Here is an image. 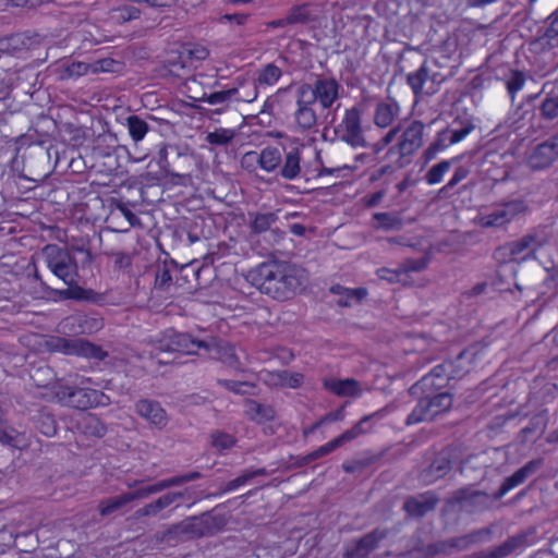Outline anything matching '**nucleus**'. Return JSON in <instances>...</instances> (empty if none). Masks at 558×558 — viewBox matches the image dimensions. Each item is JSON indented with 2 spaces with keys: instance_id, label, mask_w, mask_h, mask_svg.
<instances>
[{
  "instance_id": "7ed1b4c3",
  "label": "nucleus",
  "mask_w": 558,
  "mask_h": 558,
  "mask_svg": "<svg viewBox=\"0 0 558 558\" xmlns=\"http://www.w3.org/2000/svg\"><path fill=\"white\" fill-rule=\"evenodd\" d=\"M90 378L81 377L75 387L66 385L58 386L54 396L61 404L78 410L110 404V398L104 392L90 388Z\"/></svg>"
},
{
  "instance_id": "13d9d810",
  "label": "nucleus",
  "mask_w": 558,
  "mask_h": 558,
  "mask_svg": "<svg viewBox=\"0 0 558 558\" xmlns=\"http://www.w3.org/2000/svg\"><path fill=\"white\" fill-rule=\"evenodd\" d=\"M448 130H441L437 133L435 141L430 144L438 153L446 150L451 144L449 143Z\"/></svg>"
},
{
  "instance_id": "a878e982",
  "label": "nucleus",
  "mask_w": 558,
  "mask_h": 558,
  "mask_svg": "<svg viewBox=\"0 0 558 558\" xmlns=\"http://www.w3.org/2000/svg\"><path fill=\"white\" fill-rule=\"evenodd\" d=\"M525 543L524 535H517L508 538L501 545L496 548L489 550L486 554H483L480 558H505L512 554L515 549L522 547Z\"/></svg>"
},
{
  "instance_id": "79ce46f5",
  "label": "nucleus",
  "mask_w": 558,
  "mask_h": 558,
  "mask_svg": "<svg viewBox=\"0 0 558 558\" xmlns=\"http://www.w3.org/2000/svg\"><path fill=\"white\" fill-rule=\"evenodd\" d=\"M525 82L526 78L523 72L512 71L510 73L506 81V87L512 100H514L515 95L523 89Z\"/></svg>"
},
{
  "instance_id": "5fc2aeb1",
  "label": "nucleus",
  "mask_w": 558,
  "mask_h": 558,
  "mask_svg": "<svg viewBox=\"0 0 558 558\" xmlns=\"http://www.w3.org/2000/svg\"><path fill=\"white\" fill-rule=\"evenodd\" d=\"M449 133V143L451 145L458 144L461 141H463L473 130L474 125L472 123H469L468 125L463 126L460 130H451L447 129Z\"/></svg>"
},
{
  "instance_id": "c03bdc74",
  "label": "nucleus",
  "mask_w": 558,
  "mask_h": 558,
  "mask_svg": "<svg viewBox=\"0 0 558 558\" xmlns=\"http://www.w3.org/2000/svg\"><path fill=\"white\" fill-rule=\"evenodd\" d=\"M276 220L277 216L274 213L256 214L251 227L255 232H265L272 226V223L276 222Z\"/></svg>"
},
{
  "instance_id": "f8f14e48",
  "label": "nucleus",
  "mask_w": 558,
  "mask_h": 558,
  "mask_svg": "<svg viewBox=\"0 0 558 558\" xmlns=\"http://www.w3.org/2000/svg\"><path fill=\"white\" fill-rule=\"evenodd\" d=\"M548 242V235L545 230H537L534 233L526 234L519 240L512 241L505 245V251L511 259L525 258L527 255L535 253Z\"/></svg>"
},
{
  "instance_id": "f704fd0d",
  "label": "nucleus",
  "mask_w": 558,
  "mask_h": 558,
  "mask_svg": "<svg viewBox=\"0 0 558 558\" xmlns=\"http://www.w3.org/2000/svg\"><path fill=\"white\" fill-rule=\"evenodd\" d=\"M126 125L129 134L135 143L141 142L148 132V124L137 116H130L126 119Z\"/></svg>"
},
{
  "instance_id": "ea45409f",
  "label": "nucleus",
  "mask_w": 558,
  "mask_h": 558,
  "mask_svg": "<svg viewBox=\"0 0 558 558\" xmlns=\"http://www.w3.org/2000/svg\"><path fill=\"white\" fill-rule=\"evenodd\" d=\"M235 131L232 129L220 128L209 132L206 135V141L211 145L225 146L235 137Z\"/></svg>"
},
{
  "instance_id": "4468645a",
  "label": "nucleus",
  "mask_w": 558,
  "mask_h": 558,
  "mask_svg": "<svg viewBox=\"0 0 558 558\" xmlns=\"http://www.w3.org/2000/svg\"><path fill=\"white\" fill-rule=\"evenodd\" d=\"M311 89L313 101H318L323 109H328L339 98L341 86L335 78L318 77L314 84L311 85Z\"/></svg>"
},
{
  "instance_id": "0e129e2a",
  "label": "nucleus",
  "mask_w": 558,
  "mask_h": 558,
  "mask_svg": "<svg viewBox=\"0 0 558 558\" xmlns=\"http://www.w3.org/2000/svg\"><path fill=\"white\" fill-rule=\"evenodd\" d=\"M41 433L48 437H52L57 434V426L52 418L47 417V422L43 423Z\"/></svg>"
},
{
  "instance_id": "4d7b16f0",
  "label": "nucleus",
  "mask_w": 558,
  "mask_h": 558,
  "mask_svg": "<svg viewBox=\"0 0 558 558\" xmlns=\"http://www.w3.org/2000/svg\"><path fill=\"white\" fill-rule=\"evenodd\" d=\"M340 445L338 438L332 439L331 441L325 444L324 446L319 447L317 450L313 451L310 454L311 460L318 459L320 457H324L330 452H332L335 449H337Z\"/></svg>"
},
{
  "instance_id": "09e8293b",
  "label": "nucleus",
  "mask_w": 558,
  "mask_h": 558,
  "mask_svg": "<svg viewBox=\"0 0 558 558\" xmlns=\"http://www.w3.org/2000/svg\"><path fill=\"white\" fill-rule=\"evenodd\" d=\"M92 73L90 63L73 61L65 68V75L68 77H78L85 74Z\"/></svg>"
},
{
  "instance_id": "bb28decb",
  "label": "nucleus",
  "mask_w": 558,
  "mask_h": 558,
  "mask_svg": "<svg viewBox=\"0 0 558 558\" xmlns=\"http://www.w3.org/2000/svg\"><path fill=\"white\" fill-rule=\"evenodd\" d=\"M282 76V70L275 63L263 65L256 73L255 83L258 87H270L277 84Z\"/></svg>"
},
{
  "instance_id": "a19ab883",
  "label": "nucleus",
  "mask_w": 558,
  "mask_h": 558,
  "mask_svg": "<svg viewBox=\"0 0 558 558\" xmlns=\"http://www.w3.org/2000/svg\"><path fill=\"white\" fill-rule=\"evenodd\" d=\"M374 219L377 221V228L384 230H400L402 221L399 217L389 213H377L374 215Z\"/></svg>"
},
{
  "instance_id": "e433bc0d",
  "label": "nucleus",
  "mask_w": 558,
  "mask_h": 558,
  "mask_svg": "<svg viewBox=\"0 0 558 558\" xmlns=\"http://www.w3.org/2000/svg\"><path fill=\"white\" fill-rule=\"evenodd\" d=\"M450 471V462L446 458H437L426 471L424 477L426 482H433L442 477Z\"/></svg>"
},
{
  "instance_id": "338daca9",
  "label": "nucleus",
  "mask_w": 558,
  "mask_h": 558,
  "mask_svg": "<svg viewBox=\"0 0 558 558\" xmlns=\"http://www.w3.org/2000/svg\"><path fill=\"white\" fill-rule=\"evenodd\" d=\"M383 197H384L383 191L375 192L372 195L365 197V205L368 207H373V206L377 205L381 201Z\"/></svg>"
},
{
  "instance_id": "5701e85b",
  "label": "nucleus",
  "mask_w": 558,
  "mask_h": 558,
  "mask_svg": "<svg viewBox=\"0 0 558 558\" xmlns=\"http://www.w3.org/2000/svg\"><path fill=\"white\" fill-rule=\"evenodd\" d=\"M183 497L182 493H168L136 511L138 517H155Z\"/></svg>"
},
{
  "instance_id": "423d86ee",
  "label": "nucleus",
  "mask_w": 558,
  "mask_h": 558,
  "mask_svg": "<svg viewBox=\"0 0 558 558\" xmlns=\"http://www.w3.org/2000/svg\"><path fill=\"white\" fill-rule=\"evenodd\" d=\"M41 257L50 271L66 286L76 283L77 265L66 248L48 244L43 248Z\"/></svg>"
},
{
  "instance_id": "f257e3e1",
  "label": "nucleus",
  "mask_w": 558,
  "mask_h": 558,
  "mask_svg": "<svg viewBox=\"0 0 558 558\" xmlns=\"http://www.w3.org/2000/svg\"><path fill=\"white\" fill-rule=\"evenodd\" d=\"M305 279L303 269L282 262L263 263L252 274L254 286L278 301L293 296Z\"/></svg>"
},
{
  "instance_id": "58836bf2",
  "label": "nucleus",
  "mask_w": 558,
  "mask_h": 558,
  "mask_svg": "<svg viewBox=\"0 0 558 558\" xmlns=\"http://www.w3.org/2000/svg\"><path fill=\"white\" fill-rule=\"evenodd\" d=\"M236 439L225 432L215 430L210 434V445L218 451H226L234 447Z\"/></svg>"
},
{
  "instance_id": "e2e57ef3",
  "label": "nucleus",
  "mask_w": 558,
  "mask_h": 558,
  "mask_svg": "<svg viewBox=\"0 0 558 558\" xmlns=\"http://www.w3.org/2000/svg\"><path fill=\"white\" fill-rule=\"evenodd\" d=\"M250 15L245 13H235V14H226L222 16V20L228 21L230 23H234L239 26L244 25L248 20Z\"/></svg>"
},
{
  "instance_id": "680f3d73",
  "label": "nucleus",
  "mask_w": 558,
  "mask_h": 558,
  "mask_svg": "<svg viewBox=\"0 0 558 558\" xmlns=\"http://www.w3.org/2000/svg\"><path fill=\"white\" fill-rule=\"evenodd\" d=\"M257 88L258 85H256V83L254 82L248 92L244 93L243 95H240V93H238V95H235L234 98L239 101L252 102L257 98Z\"/></svg>"
},
{
  "instance_id": "603ef678",
  "label": "nucleus",
  "mask_w": 558,
  "mask_h": 558,
  "mask_svg": "<svg viewBox=\"0 0 558 558\" xmlns=\"http://www.w3.org/2000/svg\"><path fill=\"white\" fill-rule=\"evenodd\" d=\"M470 172H471V167L460 166V167L456 168L453 175L447 182V184L445 186H442L441 192H445L447 190L454 187L458 183H460L461 181L466 179L469 177Z\"/></svg>"
},
{
  "instance_id": "9b49d317",
  "label": "nucleus",
  "mask_w": 558,
  "mask_h": 558,
  "mask_svg": "<svg viewBox=\"0 0 558 558\" xmlns=\"http://www.w3.org/2000/svg\"><path fill=\"white\" fill-rule=\"evenodd\" d=\"M336 132L342 141L353 147H364L366 145L361 125V114L355 107L344 111V116L337 125Z\"/></svg>"
},
{
  "instance_id": "c9c22d12",
  "label": "nucleus",
  "mask_w": 558,
  "mask_h": 558,
  "mask_svg": "<svg viewBox=\"0 0 558 558\" xmlns=\"http://www.w3.org/2000/svg\"><path fill=\"white\" fill-rule=\"evenodd\" d=\"M311 8L308 4L303 3L292 7L287 13V21L289 26L296 24H304L311 19Z\"/></svg>"
},
{
  "instance_id": "393cba45",
  "label": "nucleus",
  "mask_w": 558,
  "mask_h": 558,
  "mask_svg": "<svg viewBox=\"0 0 558 558\" xmlns=\"http://www.w3.org/2000/svg\"><path fill=\"white\" fill-rule=\"evenodd\" d=\"M301 150L300 148H292L289 150L283 160L280 169V174L286 180H294L301 173Z\"/></svg>"
},
{
  "instance_id": "a18cd8bd",
  "label": "nucleus",
  "mask_w": 558,
  "mask_h": 558,
  "mask_svg": "<svg viewBox=\"0 0 558 558\" xmlns=\"http://www.w3.org/2000/svg\"><path fill=\"white\" fill-rule=\"evenodd\" d=\"M239 89L238 88H230L226 90L215 92L207 94V98L204 102H207L211 106L216 105H228L229 101L234 98L235 95H238Z\"/></svg>"
},
{
  "instance_id": "864d4df0",
  "label": "nucleus",
  "mask_w": 558,
  "mask_h": 558,
  "mask_svg": "<svg viewBox=\"0 0 558 558\" xmlns=\"http://www.w3.org/2000/svg\"><path fill=\"white\" fill-rule=\"evenodd\" d=\"M92 73L114 72L118 63L110 58L96 60L90 63Z\"/></svg>"
},
{
  "instance_id": "bf43d9fd",
  "label": "nucleus",
  "mask_w": 558,
  "mask_h": 558,
  "mask_svg": "<svg viewBox=\"0 0 558 558\" xmlns=\"http://www.w3.org/2000/svg\"><path fill=\"white\" fill-rule=\"evenodd\" d=\"M378 276L380 279L387 280L389 282L402 281L400 268H398L396 270L383 268V269L378 270Z\"/></svg>"
},
{
  "instance_id": "c85d7f7f",
  "label": "nucleus",
  "mask_w": 558,
  "mask_h": 558,
  "mask_svg": "<svg viewBox=\"0 0 558 558\" xmlns=\"http://www.w3.org/2000/svg\"><path fill=\"white\" fill-rule=\"evenodd\" d=\"M135 499H137L135 493L131 492L102 500L99 505V512L104 517L109 515Z\"/></svg>"
},
{
  "instance_id": "39448f33",
  "label": "nucleus",
  "mask_w": 558,
  "mask_h": 558,
  "mask_svg": "<svg viewBox=\"0 0 558 558\" xmlns=\"http://www.w3.org/2000/svg\"><path fill=\"white\" fill-rule=\"evenodd\" d=\"M474 356L473 349L462 351L454 360L434 367L428 375L422 378V384L441 387L447 379L462 378L472 369Z\"/></svg>"
},
{
  "instance_id": "3c124183",
  "label": "nucleus",
  "mask_w": 558,
  "mask_h": 558,
  "mask_svg": "<svg viewBox=\"0 0 558 558\" xmlns=\"http://www.w3.org/2000/svg\"><path fill=\"white\" fill-rule=\"evenodd\" d=\"M427 257H421L418 259H408L405 260L399 268L401 271V276L410 272V271H420L427 267L428 265Z\"/></svg>"
},
{
  "instance_id": "052dcab7",
  "label": "nucleus",
  "mask_w": 558,
  "mask_h": 558,
  "mask_svg": "<svg viewBox=\"0 0 558 558\" xmlns=\"http://www.w3.org/2000/svg\"><path fill=\"white\" fill-rule=\"evenodd\" d=\"M343 418H344V412L342 409H339L335 412H330V413L326 414L325 416H323L320 418V421L317 423V426L328 424L331 422L342 421Z\"/></svg>"
},
{
  "instance_id": "aec40b11",
  "label": "nucleus",
  "mask_w": 558,
  "mask_h": 558,
  "mask_svg": "<svg viewBox=\"0 0 558 558\" xmlns=\"http://www.w3.org/2000/svg\"><path fill=\"white\" fill-rule=\"evenodd\" d=\"M324 387L339 397H357L362 392L360 384L351 378H327L324 380Z\"/></svg>"
},
{
  "instance_id": "412c9836",
  "label": "nucleus",
  "mask_w": 558,
  "mask_h": 558,
  "mask_svg": "<svg viewBox=\"0 0 558 558\" xmlns=\"http://www.w3.org/2000/svg\"><path fill=\"white\" fill-rule=\"evenodd\" d=\"M542 90L546 95L541 106L542 116L547 120L558 118V85L546 83Z\"/></svg>"
},
{
  "instance_id": "1a4fd4ad",
  "label": "nucleus",
  "mask_w": 558,
  "mask_h": 558,
  "mask_svg": "<svg viewBox=\"0 0 558 558\" xmlns=\"http://www.w3.org/2000/svg\"><path fill=\"white\" fill-rule=\"evenodd\" d=\"M452 405V396L448 392H440L433 397H425L418 401L407 418L409 425L423 421H430L438 414L449 410Z\"/></svg>"
},
{
  "instance_id": "49530a36",
  "label": "nucleus",
  "mask_w": 558,
  "mask_h": 558,
  "mask_svg": "<svg viewBox=\"0 0 558 558\" xmlns=\"http://www.w3.org/2000/svg\"><path fill=\"white\" fill-rule=\"evenodd\" d=\"M265 474H266V470L265 469L246 470L245 472H243V474H241L236 478L230 481L227 484L226 490H228V492L235 490L239 487H241L244 484H246L251 478H253L255 476H259V475H265Z\"/></svg>"
},
{
  "instance_id": "6ab92c4d",
  "label": "nucleus",
  "mask_w": 558,
  "mask_h": 558,
  "mask_svg": "<svg viewBox=\"0 0 558 558\" xmlns=\"http://www.w3.org/2000/svg\"><path fill=\"white\" fill-rule=\"evenodd\" d=\"M400 114V106L396 100L381 101L377 104L374 112V123L386 129L395 122Z\"/></svg>"
},
{
  "instance_id": "8fccbe9b",
  "label": "nucleus",
  "mask_w": 558,
  "mask_h": 558,
  "mask_svg": "<svg viewBox=\"0 0 558 558\" xmlns=\"http://www.w3.org/2000/svg\"><path fill=\"white\" fill-rule=\"evenodd\" d=\"M219 384L227 388L228 390H231L235 393H250L253 389V385H251L247 381H238V380H229V379H220Z\"/></svg>"
},
{
  "instance_id": "f03ea898",
  "label": "nucleus",
  "mask_w": 558,
  "mask_h": 558,
  "mask_svg": "<svg viewBox=\"0 0 558 558\" xmlns=\"http://www.w3.org/2000/svg\"><path fill=\"white\" fill-rule=\"evenodd\" d=\"M157 352H178L183 354H197L205 350L210 357L219 359L223 364L234 371H242V365L235 354V349L223 341H203L192 338L189 333L166 330L154 341Z\"/></svg>"
},
{
  "instance_id": "7c9ffc66",
  "label": "nucleus",
  "mask_w": 558,
  "mask_h": 558,
  "mask_svg": "<svg viewBox=\"0 0 558 558\" xmlns=\"http://www.w3.org/2000/svg\"><path fill=\"white\" fill-rule=\"evenodd\" d=\"M436 505V499L433 496H421L413 498L404 504L405 510L414 515H423L432 510Z\"/></svg>"
},
{
  "instance_id": "de8ad7c7",
  "label": "nucleus",
  "mask_w": 558,
  "mask_h": 558,
  "mask_svg": "<svg viewBox=\"0 0 558 558\" xmlns=\"http://www.w3.org/2000/svg\"><path fill=\"white\" fill-rule=\"evenodd\" d=\"M29 38L24 34H14L5 39V48L11 52H15L28 47Z\"/></svg>"
},
{
  "instance_id": "4c0bfd02",
  "label": "nucleus",
  "mask_w": 558,
  "mask_h": 558,
  "mask_svg": "<svg viewBox=\"0 0 558 558\" xmlns=\"http://www.w3.org/2000/svg\"><path fill=\"white\" fill-rule=\"evenodd\" d=\"M178 486V481L174 480V476L171 478L159 481L153 485L142 487L140 489L134 490L136 498H145L149 495L160 493L169 487Z\"/></svg>"
},
{
  "instance_id": "2f4dec72",
  "label": "nucleus",
  "mask_w": 558,
  "mask_h": 558,
  "mask_svg": "<svg viewBox=\"0 0 558 558\" xmlns=\"http://www.w3.org/2000/svg\"><path fill=\"white\" fill-rule=\"evenodd\" d=\"M457 158L450 160H441L440 162L434 165L425 174L424 180L428 185H436L440 183L445 177V174L450 170L452 162L456 161Z\"/></svg>"
},
{
  "instance_id": "cd10ccee",
  "label": "nucleus",
  "mask_w": 558,
  "mask_h": 558,
  "mask_svg": "<svg viewBox=\"0 0 558 558\" xmlns=\"http://www.w3.org/2000/svg\"><path fill=\"white\" fill-rule=\"evenodd\" d=\"M0 442L15 449H23L27 446V439L24 434L7 426L0 418Z\"/></svg>"
},
{
  "instance_id": "37998d69",
  "label": "nucleus",
  "mask_w": 558,
  "mask_h": 558,
  "mask_svg": "<svg viewBox=\"0 0 558 558\" xmlns=\"http://www.w3.org/2000/svg\"><path fill=\"white\" fill-rule=\"evenodd\" d=\"M372 416L366 415L363 418L360 420L352 428L345 430L343 434H341L338 438L340 445L354 440L355 438L360 437L361 435H364L367 429L364 427V425L371 420Z\"/></svg>"
},
{
  "instance_id": "dca6fc26",
  "label": "nucleus",
  "mask_w": 558,
  "mask_h": 558,
  "mask_svg": "<svg viewBox=\"0 0 558 558\" xmlns=\"http://www.w3.org/2000/svg\"><path fill=\"white\" fill-rule=\"evenodd\" d=\"M408 83L415 95H433L438 90L439 83L430 76L428 69L423 64L416 72L408 75Z\"/></svg>"
},
{
  "instance_id": "a211bd4d",
  "label": "nucleus",
  "mask_w": 558,
  "mask_h": 558,
  "mask_svg": "<svg viewBox=\"0 0 558 558\" xmlns=\"http://www.w3.org/2000/svg\"><path fill=\"white\" fill-rule=\"evenodd\" d=\"M257 162L259 167L267 171H274L281 162V154L275 147H266L259 154L248 151L243 157V163Z\"/></svg>"
},
{
  "instance_id": "9d476101",
  "label": "nucleus",
  "mask_w": 558,
  "mask_h": 558,
  "mask_svg": "<svg viewBox=\"0 0 558 558\" xmlns=\"http://www.w3.org/2000/svg\"><path fill=\"white\" fill-rule=\"evenodd\" d=\"M313 94L310 84H302L295 94L294 123L302 131L312 130L317 124V113L314 109Z\"/></svg>"
},
{
  "instance_id": "ddd939ff",
  "label": "nucleus",
  "mask_w": 558,
  "mask_h": 558,
  "mask_svg": "<svg viewBox=\"0 0 558 558\" xmlns=\"http://www.w3.org/2000/svg\"><path fill=\"white\" fill-rule=\"evenodd\" d=\"M558 159V134L535 146L527 155L526 161L531 169L543 170Z\"/></svg>"
},
{
  "instance_id": "72a5a7b5",
  "label": "nucleus",
  "mask_w": 558,
  "mask_h": 558,
  "mask_svg": "<svg viewBox=\"0 0 558 558\" xmlns=\"http://www.w3.org/2000/svg\"><path fill=\"white\" fill-rule=\"evenodd\" d=\"M141 15V11L131 4H122L110 10V19L117 23H125L136 20Z\"/></svg>"
},
{
  "instance_id": "b1692460",
  "label": "nucleus",
  "mask_w": 558,
  "mask_h": 558,
  "mask_svg": "<svg viewBox=\"0 0 558 558\" xmlns=\"http://www.w3.org/2000/svg\"><path fill=\"white\" fill-rule=\"evenodd\" d=\"M385 536L386 533L384 531H374L373 533L367 534L356 543L354 549L347 551V556L350 558L365 557Z\"/></svg>"
},
{
  "instance_id": "6e6552de",
  "label": "nucleus",
  "mask_w": 558,
  "mask_h": 558,
  "mask_svg": "<svg viewBox=\"0 0 558 558\" xmlns=\"http://www.w3.org/2000/svg\"><path fill=\"white\" fill-rule=\"evenodd\" d=\"M522 199H512L495 206L489 213L481 214L477 223L482 228H501L527 211Z\"/></svg>"
},
{
  "instance_id": "69168bd1",
  "label": "nucleus",
  "mask_w": 558,
  "mask_h": 558,
  "mask_svg": "<svg viewBox=\"0 0 558 558\" xmlns=\"http://www.w3.org/2000/svg\"><path fill=\"white\" fill-rule=\"evenodd\" d=\"M84 324L87 326L82 325L83 332H92L94 330H98L101 327V322L96 318H84Z\"/></svg>"
},
{
  "instance_id": "20e7f679",
  "label": "nucleus",
  "mask_w": 558,
  "mask_h": 558,
  "mask_svg": "<svg viewBox=\"0 0 558 558\" xmlns=\"http://www.w3.org/2000/svg\"><path fill=\"white\" fill-rule=\"evenodd\" d=\"M424 129L425 125L421 121L416 120L412 121L403 129H401L400 125H397L385 134L378 145L383 147L390 145L400 133L397 144L392 146L388 153L397 154L399 156L397 160L398 166L404 167L407 165L404 158L412 156L422 147L424 141Z\"/></svg>"
},
{
  "instance_id": "774afa93",
  "label": "nucleus",
  "mask_w": 558,
  "mask_h": 558,
  "mask_svg": "<svg viewBox=\"0 0 558 558\" xmlns=\"http://www.w3.org/2000/svg\"><path fill=\"white\" fill-rule=\"evenodd\" d=\"M119 209L125 217V219L129 221L130 226H135L138 222V218L129 208H126L123 205H120Z\"/></svg>"
},
{
  "instance_id": "4be33fe9",
  "label": "nucleus",
  "mask_w": 558,
  "mask_h": 558,
  "mask_svg": "<svg viewBox=\"0 0 558 558\" xmlns=\"http://www.w3.org/2000/svg\"><path fill=\"white\" fill-rule=\"evenodd\" d=\"M539 465V461H530L524 466L515 471L511 476L507 477L499 489V495L504 496L514 487L522 484L527 476L533 474Z\"/></svg>"
},
{
  "instance_id": "473e14b6",
  "label": "nucleus",
  "mask_w": 558,
  "mask_h": 558,
  "mask_svg": "<svg viewBox=\"0 0 558 558\" xmlns=\"http://www.w3.org/2000/svg\"><path fill=\"white\" fill-rule=\"evenodd\" d=\"M203 76L187 78L184 83L186 96L195 101H205L207 92L202 83Z\"/></svg>"
},
{
  "instance_id": "0eeeda50",
  "label": "nucleus",
  "mask_w": 558,
  "mask_h": 558,
  "mask_svg": "<svg viewBox=\"0 0 558 558\" xmlns=\"http://www.w3.org/2000/svg\"><path fill=\"white\" fill-rule=\"evenodd\" d=\"M45 347L52 352L68 355H78L92 360H104L107 353L98 345L83 339L69 340L60 337H49L44 340Z\"/></svg>"
},
{
  "instance_id": "c756f323",
  "label": "nucleus",
  "mask_w": 558,
  "mask_h": 558,
  "mask_svg": "<svg viewBox=\"0 0 558 558\" xmlns=\"http://www.w3.org/2000/svg\"><path fill=\"white\" fill-rule=\"evenodd\" d=\"M245 413L251 420L258 423L271 420L275 415V411L271 407L259 404L253 400L246 402Z\"/></svg>"
},
{
  "instance_id": "6e6d98bb",
  "label": "nucleus",
  "mask_w": 558,
  "mask_h": 558,
  "mask_svg": "<svg viewBox=\"0 0 558 558\" xmlns=\"http://www.w3.org/2000/svg\"><path fill=\"white\" fill-rule=\"evenodd\" d=\"M69 288L61 291V295L65 299L73 300H87L89 299V292L78 286H68Z\"/></svg>"
},
{
  "instance_id": "f3484780",
  "label": "nucleus",
  "mask_w": 558,
  "mask_h": 558,
  "mask_svg": "<svg viewBox=\"0 0 558 558\" xmlns=\"http://www.w3.org/2000/svg\"><path fill=\"white\" fill-rule=\"evenodd\" d=\"M263 380L271 387L299 388L303 383V375L296 372L264 371L260 373Z\"/></svg>"
},
{
  "instance_id": "2eb2a0df",
  "label": "nucleus",
  "mask_w": 558,
  "mask_h": 558,
  "mask_svg": "<svg viewBox=\"0 0 558 558\" xmlns=\"http://www.w3.org/2000/svg\"><path fill=\"white\" fill-rule=\"evenodd\" d=\"M135 412L150 426L163 429L169 422L166 410L159 402L150 399H141L135 403Z\"/></svg>"
}]
</instances>
